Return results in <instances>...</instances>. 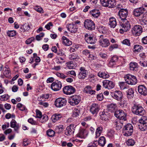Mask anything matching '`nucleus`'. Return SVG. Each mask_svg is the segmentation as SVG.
I'll return each instance as SVG.
<instances>
[{
	"instance_id": "nucleus-57",
	"label": "nucleus",
	"mask_w": 147,
	"mask_h": 147,
	"mask_svg": "<svg viewBox=\"0 0 147 147\" xmlns=\"http://www.w3.org/2000/svg\"><path fill=\"white\" fill-rule=\"evenodd\" d=\"M35 38L34 37H32L28 39L26 41V43L27 44H30L34 40Z\"/></svg>"
},
{
	"instance_id": "nucleus-33",
	"label": "nucleus",
	"mask_w": 147,
	"mask_h": 147,
	"mask_svg": "<svg viewBox=\"0 0 147 147\" xmlns=\"http://www.w3.org/2000/svg\"><path fill=\"white\" fill-rule=\"evenodd\" d=\"M98 76L100 77L103 79H107L110 77L109 74L107 72L100 71L98 74Z\"/></svg>"
},
{
	"instance_id": "nucleus-16",
	"label": "nucleus",
	"mask_w": 147,
	"mask_h": 147,
	"mask_svg": "<svg viewBox=\"0 0 147 147\" xmlns=\"http://www.w3.org/2000/svg\"><path fill=\"white\" fill-rule=\"evenodd\" d=\"M100 2L103 6L112 8L114 6V1L111 0H100Z\"/></svg>"
},
{
	"instance_id": "nucleus-11",
	"label": "nucleus",
	"mask_w": 147,
	"mask_h": 147,
	"mask_svg": "<svg viewBox=\"0 0 147 147\" xmlns=\"http://www.w3.org/2000/svg\"><path fill=\"white\" fill-rule=\"evenodd\" d=\"M111 95L114 99L118 101L121 100L123 96L122 93L119 91H116L111 92Z\"/></svg>"
},
{
	"instance_id": "nucleus-22",
	"label": "nucleus",
	"mask_w": 147,
	"mask_h": 147,
	"mask_svg": "<svg viewBox=\"0 0 147 147\" xmlns=\"http://www.w3.org/2000/svg\"><path fill=\"white\" fill-rule=\"evenodd\" d=\"M74 125L71 124L66 127L65 131V134L66 135L68 136L73 134L74 131Z\"/></svg>"
},
{
	"instance_id": "nucleus-2",
	"label": "nucleus",
	"mask_w": 147,
	"mask_h": 147,
	"mask_svg": "<svg viewBox=\"0 0 147 147\" xmlns=\"http://www.w3.org/2000/svg\"><path fill=\"white\" fill-rule=\"evenodd\" d=\"M133 126L131 124H127L123 127V135L126 136H131L133 132Z\"/></svg>"
},
{
	"instance_id": "nucleus-35",
	"label": "nucleus",
	"mask_w": 147,
	"mask_h": 147,
	"mask_svg": "<svg viewBox=\"0 0 147 147\" xmlns=\"http://www.w3.org/2000/svg\"><path fill=\"white\" fill-rule=\"evenodd\" d=\"M90 14L94 17L97 18L100 15V13L98 10L94 9L90 11Z\"/></svg>"
},
{
	"instance_id": "nucleus-5",
	"label": "nucleus",
	"mask_w": 147,
	"mask_h": 147,
	"mask_svg": "<svg viewBox=\"0 0 147 147\" xmlns=\"http://www.w3.org/2000/svg\"><path fill=\"white\" fill-rule=\"evenodd\" d=\"M124 79L126 82L129 84L135 85L137 82L136 77L133 75L127 74L125 76Z\"/></svg>"
},
{
	"instance_id": "nucleus-55",
	"label": "nucleus",
	"mask_w": 147,
	"mask_h": 147,
	"mask_svg": "<svg viewBox=\"0 0 147 147\" xmlns=\"http://www.w3.org/2000/svg\"><path fill=\"white\" fill-rule=\"evenodd\" d=\"M118 45L117 44H114L111 45L109 48V51H111L113 49L118 48Z\"/></svg>"
},
{
	"instance_id": "nucleus-40",
	"label": "nucleus",
	"mask_w": 147,
	"mask_h": 147,
	"mask_svg": "<svg viewBox=\"0 0 147 147\" xmlns=\"http://www.w3.org/2000/svg\"><path fill=\"white\" fill-rule=\"evenodd\" d=\"M127 96L130 98H132L134 96V92L133 90L131 89H129L127 91Z\"/></svg>"
},
{
	"instance_id": "nucleus-10",
	"label": "nucleus",
	"mask_w": 147,
	"mask_h": 147,
	"mask_svg": "<svg viewBox=\"0 0 147 147\" xmlns=\"http://www.w3.org/2000/svg\"><path fill=\"white\" fill-rule=\"evenodd\" d=\"M115 116L120 120H126V114L124 111L122 110H117L114 113Z\"/></svg>"
},
{
	"instance_id": "nucleus-14",
	"label": "nucleus",
	"mask_w": 147,
	"mask_h": 147,
	"mask_svg": "<svg viewBox=\"0 0 147 147\" xmlns=\"http://www.w3.org/2000/svg\"><path fill=\"white\" fill-rule=\"evenodd\" d=\"M80 71L78 74V77L80 79L83 80L87 76L88 71L84 67H82L80 68Z\"/></svg>"
},
{
	"instance_id": "nucleus-7",
	"label": "nucleus",
	"mask_w": 147,
	"mask_h": 147,
	"mask_svg": "<svg viewBox=\"0 0 147 147\" xmlns=\"http://www.w3.org/2000/svg\"><path fill=\"white\" fill-rule=\"evenodd\" d=\"M132 34L136 36L140 35L142 32V27L139 25L134 26L131 29Z\"/></svg>"
},
{
	"instance_id": "nucleus-27",
	"label": "nucleus",
	"mask_w": 147,
	"mask_h": 147,
	"mask_svg": "<svg viewBox=\"0 0 147 147\" xmlns=\"http://www.w3.org/2000/svg\"><path fill=\"white\" fill-rule=\"evenodd\" d=\"M69 59L71 60L80 61V59L77 53H74L70 55L69 56Z\"/></svg>"
},
{
	"instance_id": "nucleus-18",
	"label": "nucleus",
	"mask_w": 147,
	"mask_h": 147,
	"mask_svg": "<svg viewBox=\"0 0 147 147\" xmlns=\"http://www.w3.org/2000/svg\"><path fill=\"white\" fill-rule=\"evenodd\" d=\"M99 109V105L98 104L93 103L90 106V111L92 114L96 115Z\"/></svg>"
},
{
	"instance_id": "nucleus-49",
	"label": "nucleus",
	"mask_w": 147,
	"mask_h": 147,
	"mask_svg": "<svg viewBox=\"0 0 147 147\" xmlns=\"http://www.w3.org/2000/svg\"><path fill=\"white\" fill-rule=\"evenodd\" d=\"M9 98V96L8 94H4L1 96L0 99L2 101H5L7 100Z\"/></svg>"
},
{
	"instance_id": "nucleus-56",
	"label": "nucleus",
	"mask_w": 147,
	"mask_h": 147,
	"mask_svg": "<svg viewBox=\"0 0 147 147\" xmlns=\"http://www.w3.org/2000/svg\"><path fill=\"white\" fill-rule=\"evenodd\" d=\"M56 75L58 77L63 79H65L67 77V76L61 73H57Z\"/></svg>"
},
{
	"instance_id": "nucleus-8",
	"label": "nucleus",
	"mask_w": 147,
	"mask_h": 147,
	"mask_svg": "<svg viewBox=\"0 0 147 147\" xmlns=\"http://www.w3.org/2000/svg\"><path fill=\"white\" fill-rule=\"evenodd\" d=\"M84 26L88 30H94L95 29V24L92 20L87 19L84 22Z\"/></svg>"
},
{
	"instance_id": "nucleus-30",
	"label": "nucleus",
	"mask_w": 147,
	"mask_h": 147,
	"mask_svg": "<svg viewBox=\"0 0 147 147\" xmlns=\"http://www.w3.org/2000/svg\"><path fill=\"white\" fill-rule=\"evenodd\" d=\"M10 127L14 128V130L17 131L19 127V125L15 120L13 119L10 122Z\"/></svg>"
},
{
	"instance_id": "nucleus-41",
	"label": "nucleus",
	"mask_w": 147,
	"mask_h": 147,
	"mask_svg": "<svg viewBox=\"0 0 147 147\" xmlns=\"http://www.w3.org/2000/svg\"><path fill=\"white\" fill-rule=\"evenodd\" d=\"M142 47L139 45H136L134 46L133 51L134 52H140L142 49Z\"/></svg>"
},
{
	"instance_id": "nucleus-39",
	"label": "nucleus",
	"mask_w": 147,
	"mask_h": 147,
	"mask_svg": "<svg viewBox=\"0 0 147 147\" xmlns=\"http://www.w3.org/2000/svg\"><path fill=\"white\" fill-rule=\"evenodd\" d=\"M139 123L138 127L142 131H144L146 129L147 126L146 123H142L140 121H139Z\"/></svg>"
},
{
	"instance_id": "nucleus-23",
	"label": "nucleus",
	"mask_w": 147,
	"mask_h": 147,
	"mask_svg": "<svg viewBox=\"0 0 147 147\" xmlns=\"http://www.w3.org/2000/svg\"><path fill=\"white\" fill-rule=\"evenodd\" d=\"M139 93L141 95L146 96L147 94V89L143 85H139L138 89Z\"/></svg>"
},
{
	"instance_id": "nucleus-9",
	"label": "nucleus",
	"mask_w": 147,
	"mask_h": 147,
	"mask_svg": "<svg viewBox=\"0 0 147 147\" xmlns=\"http://www.w3.org/2000/svg\"><path fill=\"white\" fill-rule=\"evenodd\" d=\"M66 99L64 98H59L57 99L55 102V105L57 107H61L66 105Z\"/></svg>"
},
{
	"instance_id": "nucleus-58",
	"label": "nucleus",
	"mask_w": 147,
	"mask_h": 147,
	"mask_svg": "<svg viewBox=\"0 0 147 147\" xmlns=\"http://www.w3.org/2000/svg\"><path fill=\"white\" fill-rule=\"evenodd\" d=\"M36 117L39 118H41L42 116L41 112L38 109H36Z\"/></svg>"
},
{
	"instance_id": "nucleus-59",
	"label": "nucleus",
	"mask_w": 147,
	"mask_h": 147,
	"mask_svg": "<svg viewBox=\"0 0 147 147\" xmlns=\"http://www.w3.org/2000/svg\"><path fill=\"white\" fill-rule=\"evenodd\" d=\"M49 97V95L48 94H42L40 97V98L42 100L47 99Z\"/></svg>"
},
{
	"instance_id": "nucleus-48",
	"label": "nucleus",
	"mask_w": 147,
	"mask_h": 147,
	"mask_svg": "<svg viewBox=\"0 0 147 147\" xmlns=\"http://www.w3.org/2000/svg\"><path fill=\"white\" fill-rule=\"evenodd\" d=\"M80 114V111L76 108H75L73 112L72 116L73 117H76L79 115Z\"/></svg>"
},
{
	"instance_id": "nucleus-15",
	"label": "nucleus",
	"mask_w": 147,
	"mask_h": 147,
	"mask_svg": "<svg viewBox=\"0 0 147 147\" xmlns=\"http://www.w3.org/2000/svg\"><path fill=\"white\" fill-rule=\"evenodd\" d=\"M118 14L121 20H126V18L128 15L127 10L126 9H121L119 10Z\"/></svg>"
},
{
	"instance_id": "nucleus-50",
	"label": "nucleus",
	"mask_w": 147,
	"mask_h": 147,
	"mask_svg": "<svg viewBox=\"0 0 147 147\" xmlns=\"http://www.w3.org/2000/svg\"><path fill=\"white\" fill-rule=\"evenodd\" d=\"M17 106L21 111H24L26 109V107L20 103H18Z\"/></svg>"
},
{
	"instance_id": "nucleus-31",
	"label": "nucleus",
	"mask_w": 147,
	"mask_h": 147,
	"mask_svg": "<svg viewBox=\"0 0 147 147\" xmlns=\"http://www.w3.org/2000/svg\"><path fill=\"white\" fill-rule=\"evenodd\" d=\"M84 92L87 94H89L91 95L95 94V91L92 90L91 87L89 86L86 87L84 88Z\"/></svg>"
},
{
	"instance_id": "nucleus-12",
	"label": "nucleus",
	"mask_w": 147,
	"mask_h": 147,
	"mask_svg": "<svg viewBox=\"0 0 147 147\" xmlns=\"http://www.w3.org/2000/svg\"><path fill=\"white\" fill-rule=\"evenodd\" d=\"M88 134V132L86 129L80 128L76 136L77 137L81 138L84 139L87 136Z\"/></svg>"
},
{
	"instance_id": "nucleus-37",
	"label": "nucleus",
	"mask_w": 147,
	"mask_h": 147,
	"mask_svg": "<svg viewBox=\"0 0 147 147\" xmlns=\"http://www.w3.org/2000/svg\"><path fill=\"white\" fill-rule=\"evenodd\" d=\"M103 128L102 127L99 126L97 127L95 131V138L98 137L100 135L102 131Z\"/></svg>"
},
{
	"instance_id": "nucleus-43",
	"label": "nucleus",
	"mask_w": 147,
	"mask_h": 147,
	"mask_svg": "<svg viewBox=\"0 0 147 147\" xmlns=\"http://www.w3.org/2000/svg\"><path fill=\"white\" fill-rule=\"evenodd\" d=\"M7 35L9 36L13 37L16 34V32L14 30L8 31L7 32Z\"/></svg>"
},
{
	"instance_id": "nucleus-38",
	"label": "nucleus",
	"mask_w": 147,
	"mask_h": 147,
	"mask_svg": "<svg viewBox=\"0 0 147 147\" xmlns=\"http://www.w3.org/2000/svg\"><path fill=\"white\" fill-rule=\"evenodd\" d=\"M117 107V105L115 104H111L108 105L107 106V108L109 111L111 112H112L114 111Z\"/></svg>"
},
{
	"instance_id": "nucleus-52",
	"label": "nucleus",
	"mask_w": 147,
	"mask_h": 147,
	"mask_svg": "<svg viewBox=\"0 0 147 147\" xmlns=\"http://www.w3.org/2000/svg\"><path fill=\"white\" fill-rule=\"evenodd\" d=\"M67 67L69 69H73L74 67V64L71 61L68 62L66 63Z\"/></svg>"
},
{
	"instance_id": "nucleus-64",
	"label": "nucleus",
	"mask_w": 147,
	"mask_h": 147,
	"mask_svg": "<svg viewBox=\"0 0 147 147\" xmlns=\"http://www.w3.org/2000/svg\"><path fill=\"white\" fill-rule=\"evenodd\" d=\"M39 104L42 105L43 107H48L49 104L48 103L46 102H40L38 103Z\"/></svg>"
},
{
	"instance_id": "nucleus-53",
	"label": "nucleus",
	"mask_w": 147,
	"mask_h": 147,
	"mask_svg": "<svg viewBox=\"0 0 147 147\" xmlns=\"http://www.w3.org/2000/svg\"><path fill=\"white\" fill-rule=\"evenodd\" d=\"M115 125L116 127V129L117 130L120 129L122 127V124L119 121H116L115 123Z\"/></svg>"
},
{
	"instance_id": "nucleus-13",
	"label": "nucleus",
	"mask_w": 147,
	"mask_h": 147,
	"mask_svg": "<svg viewBox=\"0 0 147 147\" xmlns=\"http://www.w3.org/2000/svg\"><path fill=\"white\" fill-rule=\"evenodd\" d=\"M75 88L71 86H67L63 88V93L67 95H70L74 93L75 91Z\"/></svg>"
},
{
	"instance_id": "nucleus-54",
	"label": "nucleus",
	"mask_w": 147,
	"mask_h": 147,
	"mask_svg": "<svg viewBox=\"0 0 147 147\" xmlns=\"http://www.w3.org/2000/svg\"><path fill=\"white\" fill-rule=\"evenodd\" d=\"M3 74L6 77H9L10 76L11 71L10 70H5L4 71Z\"/></svg>"
},
{
	"instance_id": "nucleus-25",
	"label": "nucleus",
	"mask_w": 147,
	"mask_h": 147,
	"mask_svg": "<svg viewBox=\"0 0 147 147\" xmlns=\"http://www.w3.org/2000/svg\"><path fill=\"white\" fill-rule=\"evenodd\" d=\"M141 7L135 9L133 11L134 15L136 17L143 16L144 12Z\"/></svg>"
},
{
	"instance_id": "nucleus-1",
	"label": "nucleus",
	"mask_w": 147,
	"mask_h": 147,
	"mask_svg": "<svg viewBox=\"0 0 147 147\" xmlns=\"http://www.w3.org/2000/svg\"><path fill=\"white\" fill-rule=\"evenodd\" d=\"M132 112L139 115H143L145 113V111L141 106L138 105H134L132 109Z\"/></svg>"
},
{
	"instance_id": "nucleus-32",
	"label": "nucleus",
	"mask_w": 147,
	"mask_h": 147,
	"mask_svg": "<svg viewBox=\"0 0 147 147\" xmlns=\"http://www.w3.org/2000/svg\"><path fill=\"white\" fill-rule=\"evenodd\" d=\"M109 24L111 28H115L117 25L116 20L114 18H111L109 19Z\"/></svg>"
},
{
	"instance_id": "nucleus-34",
	"label": "nucleus",
	"mask_w": 147,
	"mask_h": 147,
	"mask_svg": "<svg viewBox=\"0 0 147 147\" xmlns=\"http://www.w3.org/2000/svg\"><path fill=\"white\" fill-rule=\"evenodd\" d=\"M129 68L130 70H136L138 68V64L136 62H131L129 64Z\"/></svg>"
},
{
	"instance_id": "nucleus-60",
	"label": "nucleus",
	"mask_w": 147,
	"mask_h": 147,
	"mask_svg": "<svg viewBox=\"0 0 147 147\" xmlns=\"http://www.w3.org/2000/svg\"><path fill=\"white\" fill-rule=\"evenodd\" d=\"M139 121H140V122L142 123H145L146 124L147 123V117H142L141 119L139 120Z\"/></svg>"
},
{
	"instance_id": "nucleus-24",
	"label": "nucleus",
	"mask_w": 147,
	"mask_h": 147,
	"mask_svg": "<svg viewBox=\"0 0 147 147\" xmlns=\"http://www.w3.org/2000/svg\"><path fill=\"white\" fill-rule=\"evenodd\" d=\"M99 115L100 116V119L105 121L108 120L110 116V115L108 112L104 111L100 112L99 113Z\"/></svg>"
},
{
	"instance_id": "nucleus-29",
	"label": "nucleus",
	"mask_w": 147,
	"mask_h": 147,
	"mask_svg": "<svg viewBox=\"0 0 147 147\" xmlns=\"http://www.w3.org/2000/svg\"><path fill=\"white\" fill-rule=\"evenodd\" d=\"M62 43L66 46H69L72 44L71 41L64 36L62 37Z\"/></svg>"
},
{
	"instance_id": "nucleus-44",
	"label": "nucleus",
	"mask_w": 147,
	"mask_h": 147,
	"mask_svg": "<svg viewBox=\"0 0 147 147\" xmlns=\"http://www.w3.org/2000/svg\"><path fill=\"white\" fill-rule=\"evenodd\" d=\"M56 59L57 61V63L58 64H61L65 61V58L64 57L62 58L61 57H57Z\"/></svg>"
},
{
	"instance_id": "nucleus-61",
	"label": "nucleus",
	"mask_w": 147,
	"mask_h": 147,
	"mask_svg": "<svg viewBox=\"0 0 147 147\" xmlns=\"http://www.w3.org/2000/svg\"><path fill=\"white\" fill-rule=\"evenodd\" d=\"M122 43L128 46H130V40L127 39L123 40L122 41Z\"/></svg>"
},
{
	"instance_id": "nucleus-4",
	"label": "nucleus",
	"mask_w": 147,
	"mask_h": 147,
	"mask_svg": "<svg viewBox=\"0 0 147 147\" xmlns=\"http://www.w3.org/2000/svg\"><path fill=\"white\" fill-rule=\"evenodd\" d=\"M121 25L122 28L119 30V32L121 34H123L124 32L128 31L130 28V25L127 20H123Z\"/></svg>"
},
{
	"instance_id": "nucleus-28",
	"label": "nucleus",
	"mask_w": 147,
	"mask_h": 147,
	"mask_svg": "<svg viewBox=\"0 0 147 147\" xmlns=\"http://www.w3.org/2000/svg\"><path fill=\"white\" fill-rule=\"evenodd\" d=\"M118 57L116 56H114L113 57L108 64V66L110 67H112L116 64V62L117 61Z\"/></svg>"
},
{
	"instance_id": "nucleus-51",
	"label": "nucleus",
	"mask_w": 147,
	"mask_h": 147,
	"mask_svg": "<svg viewBox=\"0 0 147 147\" xmlns=\"http://www.w3.org/2000/svg\"><path fill=\"white\" fill-rule=\"evenodd\" d=\"M127 102L125 100H121L120 104V106L123 108H126L127 107Z\"/></svg>"
},
{
	"instance_id": "nucleus-46",
	"label": "nucleus",
	"mask_w": 147,
	"mask_h": 147,
	"mask_svg": "<svg viewBox=\"0 0 147 147\" xmlns=\"http://www.w3.org/2000/svg\"><path fill=\"white\" fill-rule=\"evenodd\" d=\"M135 143L134 140L133 139H129L127 141L126 144L128 146H133Z\"/></svg>"
},
{
	"instance_id": "nucleus-26",
	"label": "nucleus",
	"mask_w": 147,
	"mask_h": 147,
	"mask_svg": "<svg viewBox=\"0 0 147 147\" xmlns=\"http://www.w3.org/2000/svg\"><path fill=\"white\" fill-rule=\"evenodd\" d=\"M61 114L58 113L54 114L51 117V119L53 122L55 123L59 120L62 117Z\"/></svg>"
},
{
	"instance_id": "nucleus-6",
	"label": "nucleus",
	"mask_w": 147,
	"mask_h": 147,
	"mask_svg": "<svg viewBox=\"0 0 147 147\" xmlns=\"http://www.w3.org/2000/svg\"><path fill=\"white\" fill-rule=\"evenodd\" d=\"M81 100L80 96L78 95H74L70 97L68 102L71 105L78 104Z\"/></svg>"
},
{
	"instance_id": "nucleus-63",
	"label": "nucleus",
	"mask_w": 147,
	"mask_h": 147,
	"mask_svg": "<svg viewBox=\"0 0 147 147\" xmlns=\"http://www.w3.org/2000/svg\"><path fill=\"white\" fill-rule=\"evenodd\" d=\"M97 141H95L93 143H91L89 144L88 145V147H96L97 146Z\"/></svg>"
},
{
	"instance_id": "nucleus-21",
	"label": "nucleus",
	"mask_w": 147,
	"mask_h": 147,
	"mask_svg": "<svg viewBox=\"0 0 147 147\" xmlns=\"http://www.w3.org/2000/svg\"><path fill=\"white\" fill-rule=\"evenodd\" d=\"M67 28L68 30L72 33H75L78 31V28L75 23L69 24L67 25Z\"/></svg>"
},
{
	"instance_id": "nucleus-62",
	"label": "nucleus",
	"mask_w": 147,
	"mask_h": 147,
	"mask_svg": "<svg viewBox=\"0 0 147 147\" xmlns=\"http://www.w3.org/2000/svg\"><path fill=\"white\" fill-rule=\"evenodd\" d=\"M97 100L99 101H102L103 99V96L102 93L97 95Z\"/></svg>"
},
{
	"instance_id": "nucleus-45",
	"label": "nucleus",
	"mask_w": 147,
	"mask_h": 147,
	"mask_svg": "<svg viewBox=\"0 0 147 147\" xmlns=\"http://www.w3.org/2000/svg\"><path fill=\"white\" fill-rule=\"evenodd\" d=\"M55 132L52 129L48 130L47 132V135L49 137H52L53 136L55 135Z\"/></svg>"
},
{
	"instance_id": "nucleus-20",
	"label": "nucleus",
	"mask_w": 147,
	"mask_h": 147,
	"mask_svg": "<svg viewBox=\"0 0 147 147\" xmlns=\"http://www.w3.org/2000/svg\"><path fill=\"white\" fill-rule=\"evenodd\" d=\"M103 86L105 88L111 89L114 87V84L113 82L108 80H105L102 82Z\"/></svg>"
},
{
	"instance_id": "nucleus-17",
	"label": "nucleus",
	"mask_w": 147,
	"mask_h": 147,
	"mask_svg": "<svg viewBox=\"0 0 147 147\" xmlns=\"http://www.w3.org/2000/svg\"><path fill=\"white\" fill-rule=\"evenodd\" d=\"M62 84L61 82L57 81L53 83L51 85L52 89L54 91L59 90L61 88Z\"/></svg>"
},
{
	"instance_id": "nucleus-47",
	"label": "nucleus",
	"mask_w": 147,
	"mask_h": 147,
	"mask_svg": "<svg viewBox=\"0 0 147 147\" xmlns=\"http://www.w3.org/2000/svg\"><path fill=\"white\" fill-rule=\"evenodd\" d=\"M34 9L35 10L40 13H44V11L42 8L39 6H36L34 7Z\"/></svg>"
},
{
	"instance_id": "nucleus-42",
	"label": "nucleus",
	"mask_w": 147,
	"mask_h": 147,
	"mask_svg": "<svg viewBox=\"0 0 147 147\" xmlns=\"http://www.w3.org/2000/svg\"><path fill=\"white\" fill-rule=\"evenodd\" d=\"M127 83L126 82H122L120 83L119 86L121 90H124L127 88L128 86L127 84Z\"/></svg>"
},
{
	"instance_id": "nucleus-3",
	"label": "nucleus",
	"mask_w": 147,
	"mask_h": 147,
	"mask_svg": "<svg viewBox=\"0 0 147 147\" xmlns=\"http://www.w3.org/2000/svg\"><path fill=\"white\" fill-rule=\"evenodd\" d=\"M99 45L103 47H107L110 45L109 40L106 38V36L100 35L99 36Z\"/></svg>"
},
{
	"instance_id": "nucleus-36",
	"label": "nucleus",
	"mask_w": 147,
	"mask_h": 147,
	"mask_svg": "<svg viewBox=\"0 0 147 147\" xmlns=\"http://www.w3.org/2000/svg\"><path fill=\"white\" fill-rule=\"evenodd\" d=\"M98 144L103 147L104 146L106 143L105 139L104 137L102 136L100 137L98 141Z\"/></svg>"
},
{
	"instance_id": "nucleus-19",
	"label": "nucleus",
	"mask_w": 147,
	"mask_h": 147,
	"mask_svg": "<svg viewBox=\"0 0 147 147\" xmlns=\"http://www.w3.org/2000/svg\"><path fill=\"white\" fill-rule=\"evenodd\" d=\"M84 38L86 42L89 44H94L96 42V39L95 38L87 34H85Z\"/></svg>"
}]
</instances>
